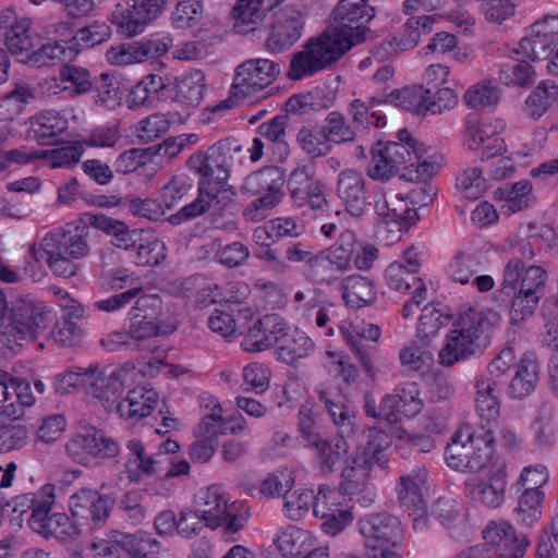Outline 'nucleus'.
I'll use <instances>...</instances> for the list:
<instances>
[{
	"mask_svg": "<svg viewBox=\"0 0 558 558\" xmlns=\"http://www.w3.org/2000/svg\"><path fill=\"white\" fill-rule=\"evenodd\" d=\"M500 320L494 311L469 307L458 314L438 353V363L445 367L482 353L488 344L489 333Z\"/></svg>",
	"mask_w": 558,
	"mask_h": 558,
	"instance_id": "obj_1",
	"label": "nucleus"
},
{
	"mask_svg": "<svg viewBox=\"0 0 558 558\" xmlns=\"http://www.w3.org/2000/svg\"><path fill=\"white\" fill-rule=\"evenodd\" d=\"M194 509L206 527L222 529L225 535L240 532L251 517V509L246 502H229L226 493L218 485L201 489L195 496Z\"/></svg>",
	"mask_w": 558,
	"mask_h": 558,
	"instance_id": "obj_2",
	"label": "nucleus"
},
{
	"mask_svg": "<svg viewBox=\"0 0 558 558\" xmlns=\"http://www.w3.org/2000/svg\"><path fill=\"white\" fill-rule=\"evenodd\" d=\"M493 433V429L482 426L476 430L471 427L460 430L445 450L448 466L461 472L482 471L494 453Z\"/></svg>",
	"mask_w": 558,
	"mask_h": 558,
	"instance_id": "obj_3",
	"label": "nucleus"
},
{
	"mask_svg": "<svg viewBox=\"0 0 558 558\" xmlns=\"http://www.w3.org/2000/svg\"><path fill=\"white\" fill-rule=\"evenodd\" d=\"M245 159V150L238 140L228 137L210 146L205 153L197 151L189 158V167L201 174L209 186L214 180L218 184L227 183L230 173L236 170Z\"/></svg>",
	"mask_w": 558,
	"mask_h": 558,
	"instance_id": "obj_4",
	"label": "nucleus"
},
{
	"mask_svg": "<svg viewBox=\"0 0 558 558\" xmlns=\"http://www.w3.org/2000/svg\"><path fill=\"white\" fill-rule=\"evenodd\" d=\"M129 315V335L136 342V348L153 352L156 345L151 339L161 335L162 301L160 296L137 295Z\"/></svg>",
	"mask_w": 558,
	"mask_h": 558,
	"instance_id": "obj_5",
	"label": "nucleus"
},
{
	"mask_svg": "<svg viewBox=\"0 0 558 558\" xmlns=\"http://www.w3.org/2000/svg\"><path fill=\"white\" fill-rule=\"evenodd\" d=\"M121 372L112 371L105 374L99 371L97 363L87 367L72 366L62 376L61 380L70 387H84L86 392L98 399L109 400L119 397L124 389Z\"/></svg>",
	"mask_w": 558,
	"mask_h": 558,
	"instance_id": "obj_6",
	"label": "nucleus"
},
{
	"mask_svg": "<svg viewBox=\"0 0 558 558\" xmlns=\"http://www.w3.org/2000/svg\"><path fill=\"white\" fill-rule=\"evenodd\" d=\"M66 452L75 462L87 465L94 459L117 457L119 446L104 430L90 424H81L80 432L68 441Z\"/></svg>",
	"mask_w": 558,
	"mask_h": 558,
	"instance_id": "obj_7",
	"label": "nucleus"
},
{
	"mask_svg": "<svg viewBox=\"0 0 558 558\" xmlns=\"http://www.w3.org/2000/svg\"><path fill=\"white\" fill-rule=\"evenodd\" d=\"M365 546L375 553L403 550V527L400 520L387 512L371 513L359 521Z\"/></svg>",
	"mask_w": 558,
	"mask_h": 558,
	"instance_id": "obj_8",
	"label": "nucleus"
},
{
	"mask_svg": "<svg viewBox=\"0 0 558 558\" xmlns=\"http://www.w3.org/2000/svg\"><path fill=\"white\" fill-rule=\"evenodd\" d=\"M168 0H130L117 4L111 21L123 34L132 37L144 31L166 9Z\"/></svg>",
	"mask_w": 558,
	"mask_h": 558,
	"instance_id": "obj_9",
	"label": "nucleus"
},
{
	"mask_svg": "<svg viewBox=\"0 0 558 558\" xmlns=\"http://www.w3.org/2000/svg\"><path fill=\"white\" fill-rule=\"evenodd\" d=\"M34 403L31 381L0 369V416L22 418Z\"/></svg>",
	"mask_w": 558,
	"mask_h": 558,
	"instance_id": "obj_10",
	"label": "nucleus"
},
{
	"mask_svg": "<svg viewBox=\"0 0 558 558\" xmlns=\"http://www.w3.org/2000/svg\"><path fill=\"white\" fill-rule=\"evenodd\" d=\"M546 279L547 274L539 266L525 269L510 311L512 324L518 325L533 315L545 293Z\"/></svg>",
	"mask_w": 558,
	"mask_h": 558,
	"instance_id": "obj_11",
	"label": "nucleus"
},
{
	"mask_svg": "<svg viewBox=\"0 0 558 558\" xmlns=\"http://www.w3.org/2000/svg\"><path fill=\"white\" fill-rule=\"evenodd\" d=\"M368 0H339L333 9V28L347 37L363 36V43L371 38L372 31L366 24L375 17V9Z\"/></svg>",
	"mask_w": 558,
	"mask_h": 558,
	"instance_id": "obj_12",
	"label": "nucleus"
},
{
	"mask_svg": "<svg viewBox=\"0 0 558 558\" xmlns=\"http://www.w3.org/2000/svg\"><path fill=\"white\" fill-rule=\"evenodd\" d=\"M305 25L301 11L287 7L280 10L271 23L265 48L271 53H280L290 49L300 40Z\"/></svg>",
	"mask_w": 558,
	"mask_h": 558,
	"instance_id": "obj_13",
	"label": "nucleus"
},
{
	"mask_svg": "<svg viewBox=\"0 0 558 558\" xmlns=\"http://www.w3.org/2000/svg\"><path fill=\"white\" fill-rule=\"evenodd\" d=\"M280 74L279 63L269 59H250L235 70L232 88L243 97L270 85Z\"/></svg>",
	"mask_w": 558,
	"mask_h": 558,
	"instance_id": "obj_14",
	"label": "nucleus"
},
{
	"mask_svg": "<svg viewBox=\"0 0 558 558\" xmlns=\"http://www.w3.org/2000/svg\"><path fill=\"white\" fill-rule=\"evenodd\" d=\"M372 163L367 174L374 180L388 181L398 173L401 165L411 161L410 148L404 144L379 141L371 149Z\"/></svg>",
	"mask_w": 558,
	"mask_h": 558,
	"instance_id": "obj_15",
	"label": "nucleus"
},
{
	"mask_svg": "<svg viewBox=\"0 0 558 558\" xmlns=\"http://www.w3.org/2000/svg\"><path fill=\"white\" fill-rule=\"evenodd\" d=\"M436 17L430 15L410 16L404 24L401 38L393 37L376 46L372 50V58L383 62L391 58L398 50L414 48L423 35L433 32Z\"/></svg>",
	"mask_w": 558,
	"mask_h": 558,
	"instance_id": "obj_16",
	"label": "nucleus"
},
{
	"mask_svg": "<svg viewBox=\"0 0 558 558\" xmlns=\"http://www.w3.org/2000/svg\"><path fill=\"white\" fill-rule=\"evenodd\" d=\"M171 48L168 37H151L141 41L123 43L107 50V59L114 65H129L158 58Z\"/></svg>",
	"mask_w": 558,
	"mask_h": 558,
	"instance_id": "obj_17",
	"label": "nucleus"
},
{
	"mask_svg": "<svg viewBox=\"0 0 558 558\" xmlns=\"http://www.w3.org/2000/svg\"><path fill=\"white\" fill-rule=\"evenodd\" d=\"M286 183L295 206H308L313 210L327 206L322 184L307 166H298L293 169Z\"/></svg>",
	"mask_w": 558,
	"mask_h": 558,
	"instance_id": "obj_18",
	"label": "nucleus"
},
{
	"mask_svg": "<svg viewBox=\"0 0 558 558\" xmlns=\"http://www.w3.org/2000/svg\"><path fill=\"white\" fill-rule=\"evenodd\" d=\"M507 471L504 463H494L489 470L488 481L476 478L465 482L468 497L474 502H481L487 508H498L505 499Z\"/></svg>",
	"mask_w": 558,
	"mask_h": 558,
	"instance_id": "obj_19",
	"label": "nucleus"
},
{
	"mask_svg": "<svg viewBox=\"0 0 558 558\" xmlns=\"http://www.w3.org/2000/svg\"><path fill=\"white\" fill-rule=\"evenodd\" d=\"M314 392L342 437H352L357 430L356 415L336 388L319 384Z\"/></svg>",
	"mask_w": 558,
	"mask_h": 558,
	"instance_id": "obj_20",
	"label": "nucleus"
},
{
	"mask_svg": "<svg viewBox=\"0 0 558 558\" xmlns=\"http://www.w3.org/2000/svg\"><path fill=\"white\" fill-rule=\"evenodd\" d=\"M483 538L490 544L495 558H522L530 544L526 535H518L507 521L490 522Z\"/></svg>",
	"mask_w": 558,
	"mask_h": 558,
	"instance_id": "obj_21",
	"label": "nucleus"
},
{
	"mask_svg": "<svg viewBox=\"0 0 558 558\" xmlns=\"http://www.w3.org/2000/svg\"><path fill=\"white\" fill-rule=\"evenodd\" d=\"M284 171L279 167L268 166L251 172L244 179L241 192L280 204L284 196Z\"/></svg>",
	"mask_w": 558,
	"mask_h": 558,
	"instance_id": "obj_22",
	"label": "nucleus"
},
{
	"mask_svg": "<svg viewBox=\"0 0 558 558\" xmlns=\"http://www.w3.org/2000/svg\"><path fill=\"white\" fill-rule=\"evenodd\" d=\"M361 44H363L361 34L356 33L354 37H347L333 28L332 32H325L316 39H311L307 46L324 70L337 62L352 47Z\"/></svg>",
	"mask_w": 558,
	"mask_h": 558,
	"instance_id": "obj_23",
	"label": "nucleus"
},
{
	"mask_svg": "<svg viewBox=\"0 0 558 558\" xmlns=\"http://www.w3.org/2000/svg\"><path fill=\"white\" fill-rule=\"evenodd\" d=\"M114 500L109 495L82 488L71 496L69 508L74 518L101 522L109 517Z\"/></svg>",
	"mask_w": 558,
	"mask_h": 558,
	"instance_id": "obj_24",
	"label": "nucleus"
},
{
	"mask_svg": "<svg viewBox=\"0 0 558 558\" xmlns=\"http://www.w3.org/2000/svg\"><path fill=\"white\" fill-rule=\"evenodd\" d=\"M501 381L494 377H483L476 380L475 403L480 414L481 426L494 430L500 414Z\"/></svg>",
	"mask_w": 558,
	"mask_h": 558,
	"instance_id": "obj_25",
	"label": "nucleus"
},
{
	"mask_svg": "<svg viewBox=\"0 0 558 558\" xmlns=\"http://www.w3.org/2000/svg\"><path fill=\"white\" fill-rule=\"evenodd\" d=\"M89 234L87 227H76L72 230L62 228L48 232L41 240V245L50 250H60L72 259H81L90 252L87 236Z\"/></svg>",
	"mask_w": 558,
	"mask_h": 558,
	"instance_id": "obj_26",
	"label": "nucleus"
},
{
	"mask_svg": "<svg viewBox=\"0 0 558 558\" xmlns=\"http://www.w3.org/2000/svg\"><path fill=\"white\" fill-rule=\"evenodd\" d=\"M366 181L363 174L353 169L339 173L337 195L343 202L345 210L353 217H361L366 206Z\"/></svg>",
	"mask_w": 558,
	"mask_h": 558,
	"instance_id": "obj_27",
	"label": "nucleus"
},
{
	"mask_svg": "<svg viewBox=\"0 0 558 558\" xmlns=\"http://www.w3.org/2000/svg\"><path fill=\"white\" fill-rule=\"evenodd\" d=\"M9 332L14 345H23L22 341L35 340V301L32 295L19 298L11 308Z\"/></svg>",
	"mask_w": 558,
	"mask_h": 558,
	"instance_id": "obj_28",
	"label": "nucleus"
},
{
	"mask_svg": "<svg viewBox=\"0 0 558 558\" xmlns=\"http://www.w3.org/2000/svg\"><path fill=\"white\" fill-rule=\"evenodd\" d=\"M206 76L201 70H190L175 78L171 88V99L189 110L197 107L205 94Z\"/></svg>",
	"mask_w": 558,
	"mask_h": 558,
	"instance_id": "obj_29",
	"label": "nucleus"
},
{
	"mask_svg": "<svg viewBox=\"0 0 558 558\" xmlns=\"http://www.w3.org/2000/svg\"><path fill=\"white\" fill-rule=\"evenodd\" d=\"M374 210L386 222L410 225L417 218V213L410 207V203L400 195L389 194L384 189L374 192Z\"/></svg>",
	"mask_w": 558,
	"mask_h": 558,
	"instance_id": "obj_30",
	"label": "nucleus"
},
{
	"mask_svg": "<svg viewBox=\"0 0 558 558\" xmlns=\"http://www.w3.org/2000/svg\"><path fill=\"white\" fill-rule=\"evenodd\" d=\"M539 369L536 356L532 352L524 353L519 360L514 375L507 386V395L514 400L530 396L538 383Z\"/></svg>",
	"mask_w": 558,
	"mask_h": 558,
	"instance_id": "obj_31",
	"label": "nucleus"
},
{
	"mask_svg": "<svg viewBox=\"0 0 558 558\" xmlns=\"http://www.w3.org/2000/svg\"><path fill=\"white\" fill-rule=\"evenodd\" d=\"M425 483L426 471L424 469L413 470L400 476L398 498L400 506L409 514H415V512L426 509V501L422 494Z\"/></svg>",
	"mask_w": 558,
	"mask_h": 558,
	"instance_id": "obj_32",
	"label": "nucleus"
},
{
	"mask_svg": "<svg viewBox=\"0 0 558 558\" xmlns=\"http://www.w3.org/2000/svg\"><path fill=\"white\" fill-rule=\"evenodd\" d=\"M32 19L15 21L5 32V46L10 53L21 63H28L35 57V45L31 34Z\"/></svg>",
	"mask_w": 558,
	"mask_h": 558,
	"instance_id": "obj_33",
	"label": "nucleus"
},
{
	"mask_svg": "<svg viewBox=\"0 0 558 558\" xmlns=\"http://www.w3.org/2000/svg\"><path fill=\"white\" fill-rule=\"evenodd\" d=\"M98 204L102 207H126L133 216L146 218L151 221L165 219V209L156 199L140 197H120L118 195L98 197Z\"/></svg>",
	"mask_w": 558,
	"mask_h": 558,
	"instance_id": "obj_34",
	"label": "nucleus"
},
{
	"mask_svg": "<svg viewBox=\"0 0 558 558\" xmlns=\"http://www.w3.org/2000/svg\"><path fill=\"white\" fill-rule=\"evenodd\" d=\"M345 438L347 437H342L339 434L338 437L333 439H327L320 436L307 445L315 450L318 465L322 472L332 473L336 470V466L348 454L349 445Z\"/></svg>",
	"mask_w": 558,
	"mask_h": 558,
	"instance_id": "obj_35",
	"label": "nucleus"
},
{
	"mask_svg": "<svg viewBox=\"0 0 558 558\" xmlns=\"http://www.w3.org/2000/svg\"><path fill=\"white\" fill-rule=\"evenodd\" d=\"M158 395L153 389L134 388L128 392L125 399L117 405V411L121 417L128 420L147 417L156 408Z\"/></svg>",
	"mask_w": 558,
	"mask_h": 558,
	"instance_id": "obj_36",
	"label": "nucleus"
},
{
	"mask_svg": "<svg viewBox=\"0 0 558 558\" xmlns=\"http://www.w3.org/2000/svg\"><path fill=\"white\" fill-rule=\"evenodd\" d=\"M340 332L347 345L360 361L366 374L374 376V368L371 362L369 347L364 344V340L377 341L380 337V329L376 325H368L362 331L352 332L349 328L340 327Z\"/></svg>",
	"mask_w": 558,
	"mask_h": 558,
	"instance_id": "obj_37",
	"label": "nucleus"
},
{
	"mask_svg": "<svg viewBox=\"0 0 558 558\" xmlns=\"http://www.w3.org/2000/svg\"><path fill=\"white\" fill-rule=\"evenodd\" d=\"M524 263L520 257H512L505 266L502 274V282L500 288L495 292L494 300L499 307L511 311L517 290L520 287V279Z\"/></svg>",
	"mask_w": 558,
	"mask_h": 558,
	"instance_id": "obj_38",
	"label": "nucleus"
},
{
	"mask_svg": "<svg viewBox=\"0 0 558 558\" xmlns=\"http://www.w3.org/2000/svg\"><path fill=\"white\" fill-rule=\"evenodd\" d=\"M125 447L129 451L125 468L130 482L140 483L143 475H154L155 462L150 460V453L147 452L143 441L136 438L130 439Z\"/></svg>",
	"mask_w": 558,
	"mask_h": 558,
	"instance_id": "obj_39",
	"label": "nucleus"
},
{
	"mask_svg": "<svg viewBox=\"0 0 558 558\" xmlns=\"http://www.w3.org/2000/svg\"><path fill=\"white\" fill-rule=\"evenodd\" d=\"M390 445L391 439L388 434L376 428L369 429L367 444L363 452L357 454L360 458V464L366 468L368 473L374 465H378L381 470H386L388 468V460L385 457L384 450Z\"/></svg>",
	"mask_w": 558,
	"mask_h": 558,
	"instance_id": "obj_40",
	"label": "nucleus"
},
{
	"mask_svg": "<svg viewBox=\"0 0 558 558\" xmlns=\"http://www.w3.org/2000/svg\"><path fill=\"white\" fill-rule=\"evenodd\" d=\"M197 191L198 195L195 201L185 205L177 214L167 218L171 225L179 226L182 222L201 216L210 207L213 202H215L216 205L219 204V201L217 199L218 191L209 189L205 181H199Z\"/></svg>",
	"mask_w": 558,
	"mask_h": 558,
	"instance_id": "obj_41",
	"label": "nucleus"
},
{
	"mask_svg": "<svg viewBox=\"0 0 558 558\" xmlns=\"http://www.w3.org/2000/svg\"><path fill=\"white\" fill-rule=\"evenodd\" d=\"M120 85L118 78L108 73L94 77L93 87L89 90L93 93L94 102L108 110L116 109L122 99Z\"/></svg>",
	"mask_w": 558,
	"mask_h": 558,
	"instance_id": "obj_42",
	"label": "nucleus"
},
{
	"mask_svg": "<svg viewBox=\"0 0 558 558\" xmlns=\"http://www.w3.org/2000/svg\"><path fill=\"white\" fill-rule=\"evenodd\" d=\"M342 296L345 303L354 308L369 304L375 300L374 284L366 277L354 275L342 281Z\"/></svg>",
	"mask_w": 558,
	"mask_h": 558,
	"instance_id": "obj_43",
	"label": "nucleus"
},
{
	"mask_svg": "<svg viewBox=\"0 0 558 558\" xmlns=\"http://www.w3.org/2000/svg\"><path fill=\"white\" fill-rule=\"evenodd\" d=\"M558 98V86L553 81L541 82L525 100L524 111L534 120L539 119Z\"/></svg>",
	"mask_w": 558,
	"mask_h": 558,
	"instance_id": "obj_44",
	"label": "nucleus"
},
{
	"mask_svg": "<svg viewBox=\"0 0 558 558\" xmlns=\"http://www.w3.org/2000/svg\"><path fill=\"white\" fill-rule=\"evenodd\" d=\"M544 493L536 487L524 488L514 509L517 522L524 526H532L542 517Z\"/></svg>",
	"mask_w": 558,
	"mask_h": 558,
	"instance_id": "obj_45",
	"label": "nucleus"
},
{
	"mask_svg": "<svg viewBox=\"0 0 558 558\" xmlns=\"http://www.w3.org/2000/svg\"><path fill=\"white\" fill-rule=\"evenodd\" d=\"M296 143L308 157L315 159L327 156L332 150L323 128L303 125L296 134Z\"/></svg>",
	"mask_w": 558,
	"mask_h": 558,
	"instance_id": "obj_46",
	"label": "nucleus"
},
{
	"mask_svg": "<svg viewBox=\"0 0 558 558\" xmlns=\"http://www.w3.org/2000/svg\"><path fill=\"white\" fill-rule=\"evenodd\" d=\"M533 78V68L525 60L508 57L499 64V81L506 85L529 86Z\"/></svg>",
	"mask_w": 558,
	"mask_h": 558,
	"instance_id": "obj_47",
	"label": "nucleus"
},
{
	"mask_svg": "<svg viewBox=\"0 0 558 558\" xmlns=\"http://www.w3.org/2000/svg\"><path fill=\"white\" fill-rule=\"evenodd\" d=\"M452 317L453 315L450 313L449 308L440 303H438L437 306H424L416 328L417 337L427 339L435 336Z\"/></svg>",
	"mask_w": 558,
	"mask_h": 558,
	"instance_id": "obj_48",
	"label": "nucleus"
},
{
	"mask_svg": "<svg viewBox=\"0 0 558 558\" xmlns=\"http://www.w3.org/2000/svg\"><path fill=\"white\" fill-rule=\"evenodd\" d=\"M375 102L393 104L408 111L414 112L416 116H423V112H421L420 109H423L424 87L422 85H415L411 87H403L401 89H395L384 99L372 97L371 105Z\"/></svg>",
	"mask_w": 558,
	"mask_h": 558,
	"instance_id": "obj_49",
	"label": "nucleus"
},
{
	"mask_svg": "<svg viewBox=\"0 0 558 558\" xmlns=\"http://www.w3.org/2000/svg\"><path fill=\"white\" fill-rule=\"evenodd\" d=\"M111 36V28L105 22L95 21L81 27L73 38L69 40L71 47L75 48V57L83 49L92 48L108 40Z\"/></svg>",
	"mask_w": 558,
	"mask_h": 558,
	"instance_id": "obj_50",
	"label": "nucleus"
},
{
	"mask_svg": "<svg viewBox=\"0 0 558 558\" xmlns=\"http://www.w3.org/2000/svg\"><path fill=\"white\" fill-rule=\"evenodd\" d=\"M494 194L496 198L507 203L509 211H520L527 208L530 205L532 199V184L529 180H522L513 184L500 186Z\"/></svg>",
	"mask_w": 558,
	"mask_h": 558,
	"instance_id": "obj_51",
	"label": "nucleus"
},
{
	"mask_svg": "<svg viewBox=\"0 0 558 558\" xmlns=\"http://www.w3.org/2000/svg\"><path fill=\"white\" fill-rule=\"evenodd\" d=\"M83 153L82 142L77 141L63 147L37 149V160H44L50 168L70 167L80 161Z\"/></svg>",
	"mask_w": 558,
	"mask_h": 558,
	"instance_id": "obj_52",
	"label": "nucleus"
},
{
	"mask_svg": "<svg viewBox=\"0 0 558 558\" xmlns=\"http://www.w3.org/2000/svg\"><path fill=\"white\" fill-rule=\"evenodd\" d=\"M341 476L343 481L340 484V489L343 495L354 496L367 490L369 473L366 468L360 464L357 453L344 466Z\"/></svg>",
	"mask_w": 558,
	"mask_h": 558,
	"instance_id": "obj_53",
	"label": "nucleus"
},
{
	"mask_svg": "<svg viewBox=\"0 0 558 558\" xmlns=\"http://www.w3.org/2000/svg\"><path fill=\"white\" fill-rule=\"evenodd\" d=\"M329 144L351 143L355 140L356 132L352 124H349L345 117L339 111H331L327 114L322 125Z\"/></svg>",
	"mask_w": 558,
	"mask_h": 558,
	"instance_id": "obj_54",
	"label": "nucleus"
},
{
	"mask_svg": "<svg viewBox=\"0 0 558 558\" xmlns=\"http://www.w3.org/2000/svg\"><path fill=\"white\" fill-rule=\"evenodd\" d=\"M75 58V48L71 47L69 41L64 45L53 41L43 45L37 49V71L44 72L46 68L61 65L66 60Z\"/></svg>",
	"mask_w": 558,
	"mask_h": 558,
	"instance_id": "obj_55",
	"label": "nucleus"
},
{
	"mask_svg": "<svg viewBox=\"0 0 558 558\" xmlns=\"http://www.w3.org/2000/svg\"><path fill=\"white\" fill-rule=\"evenodd\" d=\"M463 99L470 108L480 110L496 105L500 99V89L493 81L483 80L472 85Z\"/></svg>",
	"mask_w": 558,
	"mask_h": 558,
	"instance_id": "obj_56",
	"label": "nucleus"
},
{
	"mask_svg": "<svg viewBox=\"0 0 558 558\" xmlns=\"http://www.w3.org/2000/svg\"><path fill=\"white\" fill-rule=\"evenodd\" d=\"M283 0H238L232 13L235 20L243 23L263 21L266 13L279 5Z\"/></svg>",
	"mask_w": 558,
	"mask_h": 558,
	"instance_id": "obj_57",
	"label": "nucleus"
},
{
	"mask_svg": "<svg viewBox=\"0 0 558 558\" xmlns=\"http://www.w3.org/2000/svg\"><path fill=\"white\" fill-rule=\"evenodd\" d=\"M304 276L318 284H330L343 274L325 254H318L304 266Z\"/></svg>",
	"mask_w": 558,
	"mask_h": 558,
	"instance_id": "obj_58",
	"label": "nucleus"
},
{
	"mask_svg": "<svg viewBox=\"0 0 558 558\" xmlns=\"http://www.w3.org/2000/svg\"><path fill=\"white\" fill-rule=\"evenodd\" d=\"M313 349L314 343L312 339L304 332L295 330L290 339H286L284 343L278 347L277 352L279 360L292 365L307 356Z\"/></svg>",
	"mask_w": 558,
	"mask_h": 558,
	"instance_id": "obj_59",
	"label": "nucleus"
},
{
	"mask_svg": "<svg viewBox=\"0 0 558 558\" xmlns=\"http://www.w3.org/2000/svg\"><path fill=\"white\" fill-rule=\"evenodd\" d=\"M37 523H39L37 534L46 539L63 541L72 534L73 530L70 518L63 512H54L50 515L41 514L37 519Z\"/></svg>",
	"mask_w": 558,
	"mask_h": 558,
	"instance_id": "obj_60",
	"label": "nucleus"
},
{
	"mask_svg": "<svg viewBox=\"0 0 558 558\" xmlns=\"http://www.w3.org/2000/svg\"><path fill=\"white\" fill-rule=\"evenodd\" d=\"M316 517L322 520L323 531L332 536L341 533L353 521V513L349 509H327L324 499L319 501Z\"/></svg>",
	"mask_w": 558,
	"mask_h": 558,
	"instance_id": "obj_61",
	"label": "nucleus"
},
{
	"mask_svg": "<svg viewBox=\"0 0 558 558\" xmlns=\"http://www.w3.org/2000/svg\"><path fill=\"white\" fill-rule=\"evenodd\" d=\"M202 0H180L172 12V24L175 28L187 29L197 26L203 20Z\"/></svg>",
	"mask_w": 558,
	"mask_h": 558,
	"instance_id": "obj_62",
	"label": "nucleus"
},
{
	"mask_svg": "<svg viewBox=\"0 0 558 558\" xmlns=\"http://www.w3.org/2000/svg\"><path fill=\"white\" fill-rule=\"evenodd\" d=\"M68 128L66 120L56 110H41L37 114V144H49L47 140L57 137Z\"/></svg>",
	"mask_w": 558,
	"mask_h": 558,
	"instance_id": "obj_63",
	"label": "nucleus"
},
{
	"mask_svg": "<svg viewBox=\"0 0 558 558\" xmlns=\"http://www.w3.org/2000/svg\"><path fill=\"white\" fill-rule=\"evenodd\" d=\"M306 534L295 525L289 524L280 530L275 544L284 557L299 556L305 545Z\"/></svg>",
	"mask_w": 558,
	"mask_h": 558,
	"instance_id": "obj_64",
	"label": "nucleus"
}]
</instances>
